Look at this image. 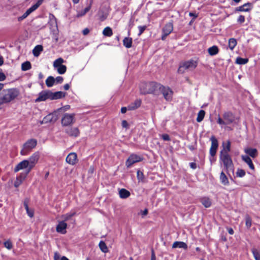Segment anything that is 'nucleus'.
<instances>
[{"label": "nucleus", "instance_id": "f257e3e1", "mask_svg": "<svg viewBox=\"0 0 260 260\" xmlns=\"http://www.w3.org/2000/svg\"><path fill=\"white\" fill-rule=\"evenodd\" d=\"M198 64V59L196 57L183 61L180 63L178 72L182 74L186 70L192 71L197 67Z\"/></svg>", "mask_w": 260, "mask_h": 260}, {"label": "nucleus", "instance_id": "f03ea898", "mask_svg": "<svg viewBox=\"0 0 260 260\" xmlns=\"http://www.w3.org/2000/svg\"><path fill=\"white\" fill-rule=\"evenodd\" d=\"M152 86L154 87L155 89H158L167 101H172L173 91L169 87L165 86L157 83H152Z\"/></svg>", "mask_w": 260, "mask_h": 260}, {"label": "nucleus", "instance_id": "7ed1b4c3", "mask_svg": "<svg viewBox=\"0 0 260 260\" xmlns=\"http://www.w3.org/2000/svg\"><path fill=\"white\" fill-rule=\"evenodd\" d=\"M220 159L222 161L224 168L229 173L234 171V165L230 155L226 152L220 151Z\"/></svg>", "mask_w": 260, "mask_h": 260}, {"label": "nucleus", "instance_id": "20e7f679", "mask_svg": "<svg viewBox=\"0 0 260 260\" xmlns=\"http://www.w3.org/2000/svg\"><path fill=\"white\" fill-rule=\"evenodd\" d=\"M1 93L3 95L5 102L8 103L14 100L19 94L18 91L15 88L3 90Z\"/></svg>", "mask_w": 260, "mask_h": 260}, {"label": "nucleus", "instance_id": "39448f33", "mask_svg": "<svg viewBox=\"0 0 260 260\" xmlns=\"http://www.w3.org/2000/svg\"><path fill=\"white\" fill-rule=\"evenodd\" d=\"M222 119L219 115H218L217 122L220 125H228L232 123L235 120V117L231 112H225L223 114Z\"/></svg>", "mask_w": 260, "mask_h": 260}, {"label": "nucleus", "instance_id": "423d86ee", "mask_svg": "<svg viewBox=\"0 0 260 260\" xmlns=\"http://www.w3.org/2000/svg\"><path fill=\"white\" fill-rule=\"evenodd\" d=\"M210 141H211V146L209 150L210 157L209 160L210 163L212 164L216 160L214 156H215L217 152V150L218 147V142L216 138L212 136L210 138Z\"/></svg>", "mask_w": 260, "mask_h": 260}, {"label": "nucleus", "instance_id": "0eeeda50", "mask_svg": "<svg viewBox=\"0 0 260 260\" xmlns=\"http://www.w3.org/2000/svg\"><path fill=\"white\" fill-rule=\"evenodd\" d=\"M37 144L36 139H31L27 141L23 145V148L20 151L21 155H26L29 151L34 148Z\"/></svg>", "mask_w": 260, "mask_h": 260}, {"label": "nucleus", "instance_id": "6e6552de", "mask_svg": "<svg viewBox=\"0 0 260 260\" xmlns=\"http://www.w3.org/2000/svg\"><path fill=\"white\" fill-rule=\"evenodd\" d=\"M143 157L140 155L131 154L125 161V166L127 168H130L135 163L142 161Z\"/></svg>", "mask_w": 260, "mask_h": 260}, {"label": "nucleus", "instance_id": "1a4fd4ad", "mask_svg": "<svg viewBox=\"0 0 260 260\" xmlns=\"http://www.w3.org/2000/svg\"><path fill=\"white\" fill-rule=\"evenodd\" d=\"M49 19L48 25H49L51 32L54 34L57 33L58 29L56 18L54 15L50 13L49 15Z\"/></svg>", "mask_w": 260, "mask_h": 260}, {"label": "nucleus", "instance_id": "9d476101", "mask_svg": "<svg viewBox=\"0 0 260 260\" xmlns=\"http://www.w3.org/2000/svg\"><path fill=\"white\" fill-rule=\"evenodd\" d=\"M24 169H26V172L24 174H23V176H26L31 170H29V166H28V162L25 159L18 163L15 167L14 171L15 172H17L19 171Z\"/></svg>", "mask_w": 260, "mask_h": 260}, {"label": "nucleus", "instance_id": "9b49d317", "mask_svg": "<svg viewBox=\"0 0 260 260\" xmlns=\"http://www.w3.org/2000/svg\"><path fill=\"white\" fill-rule=\"evenodd\" d=\"M40 158V153L39 152H36L33 153L28 159H26L29 166V170H31L32 168L37 164Z\"/></svg>", "mask_w": 260, "mask_h": 260}, {"label": "nucleus", "instance_id": "f8f14e48", "mask_svg": "<svg viewBox=\"0 0 260 260\" xmlns=\"http://www.w3.org/2000/svg\"><path fill=\"white\" fill-rule=\"evenodd\" d=\"M50 100V90H43L39 93L38 97L35 100V102H40Z\"/></svg>", "mask_w": 260, "mask_h": 260}, {"label": "nucleus", "instance_id": "ddd939ff", "mask_svg": "<svg viewBox=\"0 0 260 260\" xmlns=\"http://www.w3.org/2000/svg\"><path fill=\"white\" fill-rule=\"evenodd\" d=\"M74 115L66 113L61 119V123L63 126H67L73 122Z\"/></svg>", "mask_w": 260, "mask_h": 260}, {"label": "nucleus", "instance_id": "4468645a", "mask_svg": "<svg viewBox=\"0 0 260 260\" xmlns=\"http://www.w3.org/2000/svg\"><path fill=\"white\" fill-rule=\"evenodd\" d=\"M67 228V224L64 221H60L58 222L56 225V230L58 233L65 234L67 233L66 229Z\"/></svg>", "mask_w": 260, "mask_h": 260}, {"label": "nucleus", "instance_id": "2eb2a0df", "mask_svg": "<svg viewBox=\"0 0 260 260\" xmlns=\"http://www.w3.org/2000/svg\"><path fill=\"white\" fill-rule=\"evenodd\" d=\"M58 119L57 113L56 112L49 114L45 117H44L43 119V122H46L47 123L48 122H55Z\"/></svg>", "mask_w": 260, "mask_h": 260}, {"label": "nucleus", "instance_id": "dca6fc26", "mask_svg": "<svg viewBox=\"0 0 260 260\" xmlns=\"http://www.w3.org/2000/svg\"><path fill=\"white\" fill-rule=\"evenodd\" d=\"M65 132L71 137H77L79 135V131L77 127H69L65 129Z\"/></svg>", "mask_w": 260, "mask_h": 260}, {"label": "nucleus", "instance_id": "f3484780", "mask_svg": "<svg viewBox=\"0 0 260 260\" xmlns=\"http://www.w3.org/2000/svg\"><path fill=\"white\" fill-rule=\"evenodd\" d=\"M66 93L62 91L52 92L50 90V100H55L61 99L66 96Z\"/></svg>", "mask_w": 260, "mask_h": 260}, {"label": "nucleus", "instance_id": "a211bd4d", "mask_svg": "<svg viewBox=\"0 0 260 260\" xmlns=\"http://www.w3.org/2000/svg\"><path fill=\"white\" fill-rule=\"evenodd\" d=\"M77 156L76 153L71 152L68 154L66 157V161L67 163L74 165L77 162Z\"/></svg>", "mask_w": 260, "mask_h": 260}, {"label": "nucleus", "instance_id": "6ab92c4d", "mask_svg": "<svg viewBox=\"0 0 260 260\" xmlns=\"http://www.w3.org/2000/svg\"><path fill=\"white\" fill-rule=\"evenodd\" d=\"M173 30V25L172 22H169L166 24L163 27L162 33H166V35H170Z\"/></svg>", "mask_w": 260, "mask_h": 260}, {"label": "nucleus", "instance_id": "aec40b11", "mask_svg": "<svg viewBox=\"0 0 260 260\" xmlns=\"http://www.w3.org/2000/svg\"><path fill=\"white\" fill-rule=\"evenodd\" d=\"M242 159L246 162L249 166L250 169L254 170V166L253 164L251 159L247 155H243L241 156Z\"/></svg>", "mask_w": 260, "mask_h": 260}, {"label": "nucleus", "instance_id": "412c9836", "mask_svg": "<svg viewBox=\"0 0 260 260\" xmlns=\"http://www.w3.org/2000/svg\"><path fill=\"white\" fill-rule=\"evenodd\" d=\"M244 152L247 155L250 156L252 158L255 157L257 155V151L255 148H247L244 149Z\"/></svg>", "mask_w": 260, "mask_h": 260}, {"label": "nucleus", "instance_id": "4be33fe9", "mask_svg": "<svg viewBox=\"0 0 260 260\" xmlns=\"http://www.w3.org/2000/svg\"><path fill=\"white\" fill-rule=\"evenodd\" d=\"M172 248H182L184 249H187V245L184 242L175 241L173 243V244L172 245Z\"/></svg>", "mask_w": 260, "mask_h": 260}, {"label": "nucleus", "instance_id": "5701e85b", "mask_svg": "<svg viewBox=\"0 0 260 260\" xmlns=\"http://www.w3.org/2000/svg\"><path fill=\"white\" fill-rule=\"evenodd\" d=\"M200 202L202 205L206 208H209L212 204L211 200L206 197L201 198L200 199Z\"/></svg>", "mask_w": 260, "mask_h": 260}, {"label": "nucleus", "instance_id": "b1692460", "mask_svg": "<svg viewBox=\"0 0 260 260\" xmlns=\"http://www.w3.org/2000/svg\"><path fill=\"white\" fill-rule=\"evenodd\" d=\"M119 195L121 199H125L128 198L130 195V192L125 188H121L119 190Z\"/></svg>", "mask_w": 260, "mask_h": 260}, {"label": "nucleus", "instance_id": "393cba45", "mask_svg": "<svg viewBox=\"0 0 260 260\" xmlns=\"http://www.w3.org/2000/svg\"><path fill=\"white\" fill-rule=\"evenodd\" d=\"M141 104L140 100H136L134 103H131L128 106V110H134L139 108Z\"/></svg>", "mask_w": 260, "mask_h": 260}, {"label": "nucleus", "instance_id": "a878e982", "mask_svg": "<svg viewBox=\"0 0 260 260\" xmlns=\"http://www.w3.org/2000/svg\"><path fill=\"white\" fill-rule=\"evenodd\" d=\"M41 1L42 0H38L35 4L33 5L26 10V12L28 15L35 11L41 5Z\"/></svg>", "mask_w": 260, "mask_h": 260}, {"label": "nucleus", "instance_id": "bb28decb", "mask_svg": "<svg viewBox=\"0 0 260 260\" xmlns=\"http://www.w3.org/2000/svg\"><path fill=\"white\" fill-rule=\"evenodd\" d=\"M209 54L211 56L216 55L219 52V49L217 46L214 45L209 47L208 49Z\"/></svg>", "mask_w": 260, "mask_h": 260}, {"label": "nucleus", "instance_id": "cd10ccee", "mask_svg": "<svg viewBox=\"0 0 260 260\" xmlns=\"http://www.w3.org/2000/svg\"><path fill=\"white\" fill-rule=\"evenodd\" d=\"M75 214L76 212L75 211H71V212L63 215L61 216V218L63 219L62 221H64L66 222V221L71 220Z\"/></svg>", "mask_w": 260, "mask_h": 260}, {"label": "nucleus", "instance_id": "c85d7f7f", "mask_svg": "<svg viewBox=\"0 0 260 260\" xmlns=\"http://www.w3.org/2000/svg\"><path fill=\"white\" fill-rule=\"evenodd\" d=\"M132 39L129 37H125L123 40V45L127 48H130L132 47Z\"/></svg>", "mask_w": 260, "mask_h": 260}, {"label": "nucleus", "instance_id": "c756f323", "mask_svg": "<svg viewBox=\"0 0 260 260\" xmlns=\"http://www.w3.org/2000/svg\"><path fill=\"white\" fill-rule=\"evenodd\" d=\"M220 180L221 183L224 185H227L229 184L228 178L223 172H221L220 173Z\"/></svg>", "mask_w": 260, "mask_h": 260}, {"label": "nucleus", "instance_id": "7c9ffc66", "mask_svg": "<svg viewBox=\"0 0 260 260\" xmlns=\"http://www.w3.org/2000/svg\"><path fill=\"white\" fill-rule=\"evenodd\" d=\"M43 50V47L42 45H38L35 47L32 50L33 54L35 56H38L41 52Z\"/></svg>", "mask_w": 260, "mask_h": 260}, {"label": "nucleus", "instance_id": "2f4dec72", "mask_svg": "<svg viewBox=\"0 0 260 260\" xmlns=\"http://www.w3.org/2000/svg\"><path fill=\"white\" fill-rule=\"evenodd\" d=\"M103 35L106 37H111L113 35L112 28L109 26L106 27L103 31Z\"/></svg>", "mask_w": 260, "mask_h": 260}, {"label": "nucleus", "instance_id": "473e14b6", "mask_svg": "<svg viewBox=\"0 0 260 260\" xmlns=\"http://www.w3.org/2000/svg\"><path fill=\"white\" fill-rule=\"evenodd\" d=\"M237 44V42L236 39H235V38H230L229 40L228 46H229V48L231 50H233V49L236 47Z\"/></svg>", "mask_w": 260, "mask_h": 260}, {"label": "nucleus", "instance_id": "72a5a7b5", "mask_svg": "<svg viewBox=\"0 0 260 260\" xmlns=\"http://www.w3.org/2000/svg\"><path fill=\"white\" fill-rule=\"evenodd\" d=\"M250 3H246L244 4L243 5L237 7L236 8V10L240 12H248L250 10V9L247 7L250 5Z\"/></svg>", "mask_w": 260, "mask_h": 260}, {"label": "nucleus", "instance_id": "f704fd0d", "mask_svg": "<svg viewBox=\"0 0 260 260\" xmlns=\"http://www.w3.org/2000/svg\"><path fill=\"white\" fill-rule=\"evenodd\" d=\"M55 83V78L52 76H49L46 80V84L47 87H51Z\"/></svg>", "mask_w": 260, "mask_h": 260}, {"label": "nucleus", "instance_id": "c9c22d12", "mask_svg": "<svg viewBox=\"0 0 260 260\" xmlns=\"http://www.w3.org/2000/svg\"><path fill=\"white\" fill-rule=\"evenodd\" d=\"M101 250L104 253H107L108 251V247L103 241H101L99 244Z\"/></svg>", "mask_w": 260, "mask_h": 260}, {"label": "nucleus", "instance_id": "e433bc0d", "mask_svg": "<svg viewBox=\"0 0 260 260\" xmlns=\"http://www.w3.org/2000/svg\"><path fill=\"white\" fill-rule=\"evenodd\" d=\"M31 66L29 61H26L24 62L21 64V70L23 71H26L31 69Z\"/></svg>", "mask_w": 260, "mask_h": 260}, {"label": "nucleus", "instance_id": "4c0bfd02", "mask_svg": "<svg viewBox=\"0 0 260 260\" xmlns=\"http://www.w3.org/2000/svg\"><path fill=\"white\" fill-rule=\"evenodd\" d=\"M248 61V59L247 58H242L238 57L236 58V63L238 64H245Z\"/></svg>", "mask_w": 260, "mask_h": 260}, {"label": "nucleus", "instance_id": "58836bf2", "mask_svg": "<svg viewBox=\"0 0 260 260\" xmlns=\"http://www.w3.org/2000/svg\"><path fill=\"white\" fill-rule=\"evenodd\" d=\"M26 176H23V174H21L19 177H17L16 180L14 183V186L15 187H18L21 183L22 181L24 180Z\"/></svg>", "mask_w": 260, "mask_h": 260}, {"label": "nucleus", "instance_id": "ea45409f", "mask_svg": "<svg viewBox=\"0 0 260 260\" xmlns=\"http://www.w3.org/2000/svg\"><path fill=\"white\" fill-rule=\"evenodd\" d=\"M99 20L100 21H105L108 17V14L107 13H105L103 11H100L98 13Z\"/></svg>", "mask_w": 260, "mask_h": 260}, {"label": "nucleus", "instance_id": "a19ab883", "mask_svg": "<svg viewBox=\"0 0 260 260\" xmlns=\"http://www.w3.org/2000/svg\"><path fill=\"white\" fill-rule=\"evenodd\" d=\"M205 115V112L203 110H201L198 114V116L197 118V122H201L203 120Z\"/></svg>", "mask_w": 260, "mask_h": 260}, {"label": "nucleus", "instance_id": "79ce46f5", "mask_svg": "<svg viewBox=\"0 0 260 260\" xmlns=\"http://www.w3.org/2000/svg\"><path fill=\"white\" fill-rule=\"evenodd\" d=\"M64 62V60L62 58H58L54 60L53 62V66L54 68H57V67L62 65V63Z\"/></svg>", "mask_w": 260, "mask_h": 260}, {"label": "nucleus", "instance_id": "37998d69", "mask_svg": "<svg viewBox=\"0 0 260 260\" xmlns=\"http://www.w3.org/2000/svg\"><path fill=\"white\" fill-rule=\"evenodd\" d=\"M251 251L255 259L260 260V253L259 251L255 248L252 249Z\"/></svg>", "mask_w": 260, "mask_h": 260}, {"label": "nucleus", "instance_id": "c03bdc74", "mask_svg": "<svg viewBox=\"0 0 260 260\" xmlns=\"http://www.w3.org/2000/svg\"><path fill=\"white\" fill-rule=\"evenodd\" d=\"M57 72L59 74H63L66 73L67 67L65 65H62L57 68Z\"/></svg>", "mask_w": 260, "mask_h": 260}, {"label": "nucleus", "instance_id": "a18cd8bd", "mask_svg": "<svg viewBox=\"0 0 260 260\" xmlns=\"http://www.w3.org/2000/svg\"><path fill=\"white\" fill-rule=\"evenodd\" d=\"M222 146L223 147V150L221 151H223V152H226L227 153H229V152L231 150V143L229 141H228L226 145L224 146V143L222 144Z\"/></svg>", "mask_w": 260, "mask_h": 260}, {"label": "nucleus", "instance_id": "49530a36", "mask_svg": "<svg viewBox=\"0 0 260 260\" xmlns=\"http://www.w3.org/2000/svg\"><path fill=\"white\" fill-rule=\"evenodd\" d=\"M137 176L139 181H143L144 175L143 173L140 170H138L137 172Z\"/></svg>", "mask_w": 260, "mask_h": 260}, {"label": "nucleus", "instance_id": "de8ad7c7", "mask_svg": "<svg viewBox=\"0 0 260 260\" xmlns=\"http://www.w3.org/2000/svg\"><path fill=\"white\" fill-rule=\"evenodd\" d=\"M236 175L239 177H243L245 175V171L243 169H238L236 172Z\"/></svg>", "mask_w": 260, "mask_h": 260}, {"label": "nucleus", "instance_id": "09e8293b", "mask_svg": "<svg viewBox=\"0 0 260 260\" xmlns=\"http://www.w3.org/2000/svg\"><path fill=\"white\" fill-rule=\"evenodd\" d=\"M245 224L247 228H250L251 226L252 220L249 216H246L245 218Z\"/></svg>", "mask_w": 260, "mask_h": 260}, {"label": "nucleus", "instance_id": "8fccbe9b", "mask_svg": "<svg viewBox=\"0 0 260 260\" xmlns=\"http://www.w3.org/2000/svg\"><path fill=\"white\" fill-rule=\"evenodd\" d=\"M4 246L8 249H11L13 247V245L10 240H7L4 243Z\"/></svg>", "mask_w": 260, "mask_h": 260}, {"label": "nucleus", "instance_id": "3c124183", "mask_svg": "<svg viewBox=\"0 0 260 260\" xmlns=\"http://www.w3.org/2000/svg\"><path fill=\"white\" fill-rule=\"evenodd\" d=\"M54 258V260H69V259L64 256H63L60 258V256L57 253H55Z\"/></svg>", "mask_w": 260, "mask_h": 260}, {"label": "nucleus", "instance_id": "603ef678", "mask_svg": "<svg viewBox=\"0 0 260 260\" xmlns=\"http://www.w3.org/2000/svg\"><path fill=\"white\" fill-rule=\"evenodd\" d=\"M28 203L29 199L27 198L25 199L23 202V205L26 210V211H28L29 210H30L28 207Z\"/></svg>", "mask_w": 260, "mask_h": 260}, {"label": "nucleus", "instance_id": "864d4df0", "mask_svg": "<svg viewBox=\"0 0 260 260\" xmlns=\"http://www.w3.org/2000/svg\"><path fill=\"white\" fill-rule=\"evenodd\" d=\"M28 203L29 199L27 198L25 199L23 202V205L26 210V211H28L29 210H30L28 207Z\"/></svg>", "mask_w": 260, "mask_h": 260}, {"label": "nucleus", "instance_id": "5fc2aeb1", "mask_svg": "<svg viewBox=\"0 0 260 260\" xmlns=\"http://www.w3.org/2000/svg\"><path fill=\"white\" fill-rule=\"evenodd\" d=\"M245 21V17L243 15H240L237 19V22L240 24L244 23Z\"/></svg>", "mask_w": 260, "mask_h": 260}, {"label": "nucleus", "instance_id": "6e6d98bb", "mask_svg": "<svg viewBox=\"0 0 260 260\" xmlns=\"http://www.w3.org/2000/svg\"><path fill=\"white\" fill-rule=\"evenodd\" d=\"M28 15L27 14V13L25 12L21 16H20L18 17V21H21L25 18H26Z\"/></svg>", "mask_w": 260, "mask_h": 260}, {"label": "nucleus", "instance_id": "4d7b16f0", "mask_svg": "<svg viewBox=\"0 0 260 260\" xmlns=\"http://www.w3.org/2000/svg\"><path fill=\"white\" fill-rule=\"evenodd\" d=\"M63 79L61 76H58L55 78V82L56 83H61L63 82Z\"/></svg>", "mask_w": 260, "mask_h": 260}, {"label": "nucleus", "instance_id": "13d9d810", "mask_svg": "<svg viewBox=\"0 0 260 260\" xmlns=\"http://www.w3.org/2000/svg\"><path fill=\"white\" fill-rule=\"evenodd\" d=\"M85 14H86V13H85V12L83 11V10H82L81 11H79L77 12V17H81L84 16Z\"/></svg>", "mask_w": 260, "mask_h": 260}, {"label": "nucleus", "instance_id": "bf43d9fd", "mask_svg": "<svg viewBox=\"0 0 260 260\" xmlns=\"http://www.w3.org/2000/svg\"><path fill=\"white\" fill-rule=\"evenodd\" d=\"M121 125L123 128H125L126 129L128 128V124L125 120L122 121Z\"/></svg>", "mask_w": 260, "mask_h": 260}, {"label": "nucleus", "instance_id": "052dcab7", "mask_svg": "<svg viewBox=\"0 0 260 260\" xmlns=\"http://www.w3.org/2000/svg\"><path fill=\"white\" fill-rule=\"evenodd\" d=\"M161 138L164 141H170V136L168 134H163V135H162Z\"/></svg>", "mask_w": 260, "mask_h": 260}, {"label": "nucleus", "instance_id": "680f3d73", "mask_svg": "<svg viewBox=\"0 0 260 260\" xmlns=\"http://www.w3.org/2000/svg\"><path fill=\"white\" fill-rule=\"evenodd\" d=\"M139 28V35H141V34H142L143 32V31L145 30V29H146V26H139L138 27Z\"/></svg>", "mask_w": 260, "mask_h": 260}, {"label": "nucleus", "instance_id": "e2e57ef3", "mask_svg": "<svg viewBox=\"0 0 260 260\" xmlns=\"http://www.w3.org/2000/svg\"><path fill=\"white\" fill-rule=\"evenodd\" d=\"M6 78V75L2 72H0V81H4Z\"/></svg>", "mask_w": 260, "mask_h": 260}, {"label": "nucleus", "instance_id": "0e129e2a", "mask_svg": "<svg viewBox=\"0 0 260 260\" xmlns=\"http://www.w3.org/2000/svg\"><path fill=\"white\" fill-rule=\"evenodd\" d=\"M27 215L30 217H32L34 216V211L31 210H29L28 211H26Z\"/></svg>", "mask_w": 260, "mask_h": 260}, {"label": "nucleus", "instance_id": "69168bd1", "mask_svg": "<svg viewBox=\"0 0 260 260\" xmlns=\"http://www.w3.org/2000/svg\"><path fill=\"white\" fill-rule=\"evenodd\" d=\"M151 260H156V257H155V253H154V251L153 249L151 250Z\"/></svg>", "mask_w": 260, "mask_h": 260}, {"label": "nucleus", "instance_id": "338daca9", "mask_svg": "<svg viewBox=\"0 0 260 260\" xmlns=\"http://www.w3.org/2000/svg\"><path fill=\"white\" fill-rule=\"evenodd\" d=\"M89 32V29L88 28H86L82 30V33L84 36L87 35Z\"/></svg>", "mask_w": 260, "mask_h": 260}, {"label": "nucleus", "instance_id": "774afa93", "mask_svg": "<svg viewBox=\"0 0 260 260\" xmlns=\"http://www.w3.org/2000/svg\"><path fill=\"white\" fill-rule=\"evenodd\" d=\"M189 166L192 169H196L197 168V164L195 162H190Z\"/></svg>", "mask_w": 260, "mask_h": 260}]
</instances>
